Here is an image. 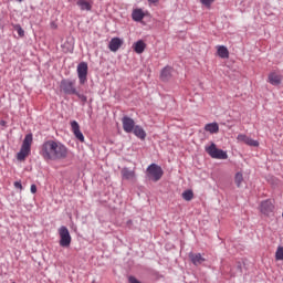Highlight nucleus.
Instances as JSON below:
<instances>
[{"label": "nucleus", "mask_w": 283, "mask_h": 283, "mask_svg": "<svg viewBox=\"0 0 283 283\" xmlns=\"http://www.w3.org/2000/svg\"><path fill=\"white\" fill-rule=\"evenodd\" d=\"M39 155L45 163H54L56 160H65L70 156V149L59 140L48 139L41 144Z\"/></svg>", "instance_id": "f257e3e1"}, {"label": "nucleus", "mask_w": 283, "mask_h": 283, "mask_svg": "<svg viewBox=\"0 0 283 283\" xmlns=\"http://www.w3.org/2000/svg\"><path fill=\"white\" fill-rule=\"evenodd\" d=\"M32 134L25 135L20 151L17 154V160L20 163H23V160L30 156V153L32 151Z\"/></svg>", "instance_id": "f03ea898"}, {"label": "nucleus", "mask_w": 283, "mask_h": 283, "mask_svg": "<svg viewBox=\"0 0 283 283\" xmlns=\"http://www.w3.org/2000/svg\"><path fill=\"white\" fill-rule=\"evenodd\" d=\"M146 175L149 180H153V182H158V180H160V178H163L165 175V171L163 170V167L158 166L157 164H151L148 166Z\"/></svg>", "instance_id": "7ed1b4c3"}, {"label": "nucleus", "mask_w": 283, "mask_h": 283, "mask_svg": "<svg viewBox=\"0 0 283 283\" xmlns=\"http://www.w3.org/2000/svg\"><path fill=\"white\" fill-rule=\"evenodd\" d=\"M206 151L216 160H227V158H229L227 151L218 148L214 143H211L210 146H206Z\"/></svg>", "instance_id": "20e7f679"}, {"label": "nucleus", "mask_w": 283, "mask_h": 283, "mask_svg": "<svg viewBox=\"0 0 283 283\" xmlns=\"http://www.w3.org/2000/svg\"><path fill=\"white\" fill-rule=\"evenodd\" d=\"M60 90L63 94H67L70 96L78 94V91H76V81H72L70 78H63L60 82Z\"/></svg>", "instance_id": "39448f33"}, {"label": "nucleus", "mask_w": 283, "mask_h": 283, "mask_svg": "<svg viewBox=\"0 0 283 283\" xmlns=\"http://www.w3.org/2000/svg\"><path fill=\"white\" fill-rule=\"evenodd\" d=\"M60 235V247L67 249L72 244V235L70 234V230L67 227L62 226L57 230Z\"/></svg>", "instance_id": "423d86ee"}, {"label": "nucleus", "mask_w": 283, "mask_h": 283, "mask_svg": "<svg viewBox=\"0 0 283 283\" xmlns=\"http://www.w3.org/2000/svg\"><path fill=\"white\" fill-rule=\"evenodd\" d=\"M87 62H81L77 65V77L80 81V85H85L87 83Z\"/></svg>", "instance_id": "0eeeda50"}, {"label": "nucleus", "mask_w": 283, "mask_h": 283, "mask_svg": "<svg viewBox=\"0 0 283 283\" xmlns=\"http://www.w3.org/2000/svg\"><path fill=\"white\" fill-rule=\"evenodd\" d=\"M282 81H283V76L277 71H272L268 75V83H270V85H274V86L282 85Z\"/></svg>", "instance_id": "6e6552de"}, {"label": "nucleus", "mask_w": 283, "mask_h": 283, "mask_svg": "<svg viewBox=\"0 0 283 283\" xmlns=\"http://www.w3.org/2000/svg\"><path fill=\"white\" fill-rule=\"evenodd\" d=\"M122 125L126 134H132L134 132V128L136 127V122H134V119H132L130 117L125 116L122 119Z\"/></svg>", "instance_id": "1a4fd4ad"}, {"label": "nucleus", "mask_w": 283, "mask_h": 283, "mask_svg": "<svg viewBox=\"0 0 283 283\" xmlns=\"http://www.w3.org/2000/svg\"><path fill=\"white\" fill-rule=\"evenodd\" d=\"M275 209V206L273 205V201L265 200L262 201L260 205V211L263 213V216H271L273 213V210Z\"/></svg>", "instance_id": "9d476101"}, {"label": "nucleus", "mask_w": 283, "mask_h": 283, "mask_svg": "<svg viewBox=\"0 0 283 283\" xmlns=\"http://www.w3.org/2000/svg\"><path fill=\"white\" fill-rule=\"evenodd\" d=\"M71 129L75 138H77L80 143H85V136H83V133L81 132V126L78 125V122L76 120L71 122Z\"/></svg>", "instance_id": "9b49d317"}, {"label": "nucleus", "mask_w": 283, "mask_h": 283, "mask_svg": "<svg viewBox=\"0 0 283 283\" xmlns=\"http://www.w3.org/2000/svg\"><path fill=\"white\" fill-rule=\"evenodd\" d=\"M237 140L239 143H244L249 147H260V142L254 140V139H252L251 137H249V136H247L244 134L238 135Z\"/></svg>", "instance_id": "f8f14e48"}, {"label": "nucleus", "mask_w": 283, "mask_h": 283, "mask_svg": "<svg viewBox=\"0 0 283 283\" xmlns=\"http://www.w3.org/2000/svg\"><path fill=\"white\" fill-rule=\"evenodd\" d=\"M188 258L195 266H200V264H202L203 262H207V259H205V256H202V254L200 253L190 252L188 254Z\"/></svg>", "instance_id": "ddd939ff"}, {"label": "nucleus", "mask_w": 283, "mask_h": 283, "mask_svg": "<svg viewBox=\"0 0 283 283\" xmlns=\"http://www.w3.org/2000/svg\"><path fill=\"white\" fill-rule=\"evenodd\" d=\"M122 178L124 180H130V182H136V170H130L129 168H123Z\"/></svg>", "instance_id": "4468645a"}, {"label": "nucleus", "mask_w": 283, "mask_h": 283, "mask_svg": "<svg viewBox=\"0 0 283 283\" xmlns=\"http://www.w3.org/2000/svg\"><path fill=\"white\" fill-rule=\"evenodd\" d=\"M122 46L123 41L120 40V38H113L108 44V49L111 50V52H118Z\"/></svg>", "instance_id": "2eb2a0df"}, {"label": "nucleus", "mask_w": 283, "mask_h": 283, "mask_svg": "<svg viewBox=\"0 0 283 283\" xmlns=\"http://www.w3.org/2000/svg\"><path fill=\"white\" fill-rule=\"evenodd\" d=\"M146 49L147 44L143 40H139L133 44V50L134 52H136V54H143V52H145Z\"/></svg>", "instance_id": "dca6fc26"}, {"label": "nucleus", "mask_w": 283, "mask_h": 283, "mask_svg": "<svg viewBox=\"0 0 283 283\" xmlns=\"http://www.w3.org/2000/svg\"><path fill=\"white\" fill-rule=\"evenodd\" d=\"M171 74H174V67L171 66L164 67L160 74L161 81H169V78H171Z\"/></svg>", "instance_id": "f3484780"}, {"label": "nucleus", "mask_w": 283, "mask_h": 283, "mask_svg": "<svg viewBox=\"0 0 283 283\" xmlns=\"http://www.w3.org/2000/svg\"><path fill=\"white\" fill-rule=\"evenodd\" d=\"M205 132H208L209 134H218V132H220V126L216 122L206 124Z\"/></svg>", "instance_id": "a211bd4d"}, {"label": "nucleus", "mask_w": 283, "mask_h": 283, "mask_svg": "<svg viewBox=\"0 0 283 283\" xmlns=\"http://www.w3.org/2000/svg\"><path fill=\"white\" fill-rule=\"evenodd\" d=\"M133 134H135V136L140 140H145V138H147V133L138 125L133 129Z\"/></svg>", "instance_id": "6ab92c4d"}, {"label": "nucleus", "mask_w": 283, "mask_h": 283, "mask_svg": "<svg viewBox=\"0 0 283 283\" xmlns=\"http://www.w3.org/2000/svg\"><path fill=\"white\" fill-rule=\"evenodd\" d=\"M76 6H78L81 10H86V12H90V10H92V2L87 0H78L76 2Z\"/></svg>", "instance_id": "aec40b11"}, {"label": "nucleus", "mask_w": 283, "mask_h": 283, "mask_svg": "<svg viewBox=\"0 0 283 283\" xmlns=\"http://www.w3.org/2000/svg\"><path fill=\"white\" fill-rule=\"evenodd\" d=\"M133 21H143L145 19V12L143 9H135L132 13Z\"/></svg>", "instance_id": "412c9836"}, {"label": "nucleus", "mask_w": 283, "mask_h": 283, "mask_svg": "<svg viewBox=\"0 0 283 283\" xmlns=\"http://www.w3.org/2000/svg\"><path fill=\"white\" fill-rule=\"evenodd\" d=\"M217 53L220 59H229V49H227L224 45H219L217 48Z\"/></svg>", "instance_id": "4be33fe9"}, {"label": "nucleus", "mask_w": 283, "mask_h": 283, "mask_svg": "<svg viewBox=\"0 0 283 283\" xmlns=\"http://www.w3.org/2000/svg\"><path fill=\"white\" fill-rule=\"evenodd\" d=\"M234 182H235L237 187H242V182H244V176L242 175V172L235 174Z\"/></svg>", "instance_id": "5701e85b"}, {"label": "nucleus", "mask_w": 283, "mask_h": 283, "mask_svg": "<svg viewBox=\"0 0 283 283\" xmlns=\"http://www.w3.org/2000/svg\"><path fill=\"white\" fill-rule=\"evenodd\" d=\"M182 198L184 200H186L187 202L193 200V191L191 190H186L182 192Z\"/></svg>", "instance_id": "b1692460"}, {"label": "nucleus", "mask_w": 283, "mask_h": 283, "mask_svg": "<svg viewBox=\"0 0 283 283\" xmlns=\"http://www.w3.org/2000/svg\"><path fill=\"white\" fill-rule=\"evenodd\" d=\"M275 260L277 262L283 261V247L279 245L275 252Z\"/></svg>", "instance_id": "393cba45"}, {"label": "nucleus", "mask_w": 283, "mask_h": 283, "mask_svg": "<svg viewBox=\"0 0 283 283\" xmlns=\"http://www.w3.org/2000/svg\"><path fill=\"white\" fill-rule=\"evenodd\" d=\"M74 96H77V98H80L82 103H87V96H85L84 94L77 92V94H74Z\"/></svg>", "instance_id": "a878e982"}, {"label": "nucleus", "mask_w": 283, "mask_h": 283, "mask_svg": "<svg viewBox=\"0 0 283 283\" xmlns=\"http://www.w3.org/2000/svg\"><path fill=\"white\" fill-rule=\"evenodd\" d=\"M216 0H200L202 6H206V8H211V3H213Z\"/></svg>", "instance_id": "bb28decb"}, {"label": "nucleus", "mask_w": 283, "mask_h": 283, "mask_svg": "<svg viewBox=\"0 0 283 283\" xmlns=\"http://www.w3.org/2000/svg\"><path fill=\"white\" fill-rule=\"evenodd\" d=\"M15 30H17L19 36H25V31H23V28H21V25H17Z\"/></svg>", "instance_id": "cd10ccee"}, {"label": "nucleus", "mask_w": 283, "mask_h": 283, "mask_svg": "<svg viewBox=\"0 0 283 283\" xmlns=\"http://www.w3.org/2000/svg\"><path fill=\"white\" fill-rule=\"evenodd\" d=\"M13 185L15 189H20V191L23 190V185H21V181H15Z\"/></svg>", "instance_id": "c85d7f7f"}, {"label": "nucleus", "mask_w": 283, "mask_h": 283, "mask_svg": "<svg viewBox=\"0 0 283 283\" xmlns=\"http://www.w3.org/2000/svg\"><path fill=\"white\" fill-rule=\"evenodd\" d=\"M31 193H36V185H31Z\"/></svg>", "instance_id": "c756f323"}, {"label": "nucleus", "mask_w": 283, "mask_h": 283, "mask_svg": "<svg viewBox=\"0 0 283 283\" xmlns=\"http://www.w3.org/2000/svg\"><path fill=\"white\" fill-rule=\"evenodd\" d=\"M160 0H148V3H158Z\"/></svg>", "instance_id": "7c9ffc66"}, {"label": "nucleus", "mask_w": 283, "mask_h": 283, "mask_svg": "<svg viewBox=\"0 0 283 283\" xmlns=\"http://www.w3.org/2000/svg\"><path fill=\"white\" fill-rule=\"evenodd\" d=\"M0 125L6 126V120H1Z\"/></svg>", "instance_id": "2f4dec72"}, {"label": "nucleus", "mask_w": 283, "mask_h": 283, "mask_svg": "<svg viewBox=\"0 0 283 283\" xmlns=\"http://www.w3.org/2000/svg\"><path fill=\"white\" fill-rule=\"evenodd\" d=\"M15 1H18L19 3H21L23 0H15Z\"/></svg>", "instance_id": "473e14b6"}]
</instances>
